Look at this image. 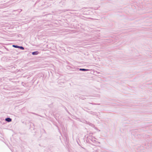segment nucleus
Returning <instances> with one entry per match:
<instances>
[{"instance_id": "3", "label": "nucleus", "mask_w": 152, "mask_h": 152, "mask_svg": "<svg viewBox=\"0 0 152 152\" xmlns=\"http://www.w3.org/2000/svg\"><path fill=\"white\" fill-rule=\"evenodd\" d=\"M5 120L8 122L11 121V119L10 118H7L5 119Z\"/></svg>"}, {"instance_id": "4", "label": "nucleus", "mask_w": 152, "mask_h": 152, "mask_svg": "<svg viewBox=\"0 0 152 152\" xmlns=\"http://www.w3.org/2000/svg\"><path fill=\"white\" fill-rule=\"evenodd\" d=\"M18 48H20V49L21 50H23L24 49V48L22 46H19V47H18Z\"/></svg>"}, {"instance_id": "5", "label": "nucleus", "mask_w": 152, "mask_h": 152, "mask_svg": "<svg viewBox=\"0 0 152 152\" xmlns=\"http://www.w3.org/2000/svg\"><path fill=\"white\" fill-rule=\"evenodd\" d=\"M19 46H18L17 45H12V46L13 47L15 48H18Z\"/></svg>"}, {"instance_id": "2", "label": "nucleus", "mask_w": 152, "mask_h": 152, "mask_svg": "<svg viewBox=\"0 0 152 152\" xmlns=\"http://www.w3.org/2000/svg\"><path fill=\"white\" fill-rule=\"evenodd\" d=\"M39 53L38 51H35L33 52L32 53V54L34 55H37Z\"/></svg>"}, {"instance_id": "1", "label": "nucleus", "mask_w": 152, "mask_h": 152, "mask_svg": "<svg viewBox=\"0 0 152 152\" xmlns=\"http://www.w3.org/2000/svg\"><path fill=\"white\" fill-rule=\"evenodd\" d=\"M79 69V70L80 71H89L90 70L89 69H82V68H80V69Z\"/></svg>"}]
</instances>
